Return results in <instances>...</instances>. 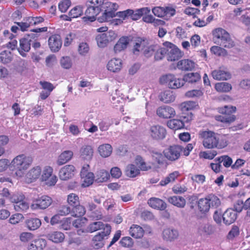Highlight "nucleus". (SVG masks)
<instances>
[{
    "instance_id": "de8ad7c7",
    "label": "nucleus",
    "mask_w": 250,
    "mask_h": 250,
    "mask_svg": "<svg viewBox=\"0 0 250 250\" xmlns=\"http://www.w3.org/2000/svg\"><path fill=\"white\" fill-rule=\"evenodd\" d=\"M83 6L77 5L73 7L69 12L70 18H75L81 16L83 13Z\"/></svg>"
},
{
    "instance_id": "9d476101",
    "label": "nucleus",
    "mask_w": 250,
    "mask_h": 250,
    "mask_svg": "<svg viewBox=\"0 0 250 250\" xmlns=\"http://www.w3.org/2000/svg\"><path fill=\"white\" fill-rule=\"evenodd\" d=\"M165 47L167 48V60L175 61L182 57L183 53L173 44L166 42L163 43Z\"/></svg>"
},
{
    "instance_id": "69168bd1",
    "label": "nucleus",
    "mask_w": 250,
    "mask_h": 250,
    "mask_svg": "<svg viewBox=\"0 0 250 250\" xmlns=\"http://www.w3.org/2000/svg\"><path fill=\"white\" fill-rule=\"evenodd\" d=\"M152 157L153 158V160L157 164L162 165L164 163L165 159L162 153L158 152H152Z\"/></svg>"
},
{
    "instance_id": "4d7b16f0",
    "label": "nucleus",
    "mask_w": 250,
    "mask_h": 250,
    "mask_svg": "<svg viewBox=\"0 0 250 250\" xmlns=\"http://www.w3.org/2000/svg\"><path fill=\"white\" fill-rule=\"evenodd\" d=\"M96 41L98 46L100 48L105 47L108 44L103 33L96 37Z\"/></svg>"
},
{
    "instance_id": "20e7f679",
    "label": "nucleus",
    "mask_w": 250,
    "mask_h": 250,
    "mask_svg": "<svg viewBox=\"0 0 250 250\" xmlns=\"http://www.w3.org/2000/svg\"><path fill=\"white\" fill-rule=\"evenodd\" d=\"M213 41L217 44L224 47L230 48L234 46V42L229 34L222 28H216L213 31Z\"/></svg>"
},
{
    "instance_id": "4be33fe9",
    "label": "nucleus",
    "mask_w": 250,
    "mask_h": 250,
    "mask_svg": "<svg viewBox=\"0 0 250 250\" xmlns=\"http://www.w3.org/2000/svg\"><path fill=\"white\" fill-rule=\"evenodd\" d=\"M147 203L150 207L155 209L163 210L167 208V204L163 200L155 197L150 198Z\"/></svg>"
},
{
    "instance_id": "b1692460",
    "label": "nucleus",
    "mask_w": 250,
    "mask_h": 250,
    "mask_svg": "<svg viewBox=\"0 0 250 250\" xmlns=\"http://www.w3.org/2000/svg\"><path fill=\"white\" fill-rule=\"evenodd\" d=\"M211 75L214 79L216 80H227L230 78V74L229 72L221 68L213 70Z\"/></svg>"
},
{
    "instance_id": "8fccbe9b",
    "label": "nucleus",
    "mask_w": 250,
    "mask_h": 250,
    "mask_svg": "<svg viewBox=\"0 0 250 250\" xmlns=\"http://www.w3.org/2000/svg\"><path fill=\"white\" fill-rule=\"evenodd\" d=\"M216 90L218 92H229L231 89V85L227 83H219L215 84Z\"/></svg>"
},
{
    "instance_id": "774afa93",
    "label": "nucleus",
    "mask_w": 250,
    "mask_h": 250,
    "mask_svg": "<svg viewBox=\"0 0 250 250\" xmlns=\"http://www.w3.org/2000/svg\"><path fill=\"white\" fill-rule=\"evenodd\" d=\"M70 0H62L59 4V10L63 13L65 12L71 5Z\"/></svg>"
},
{
    "instance_id": "5fc2aeb1",
    "label": "nucleus",
    "mask_w": 250,
    "mask_h": 250,
    "mask_svg": "<svg viewBox=\"0 0 250 250\" xmlns=\"http://www.w3.org/2000/svg\"><path fill=\"white\" fill-rule=\"evenodd\" d=\"M29 17L26 18L21 22H17L15 23L20 27L22 31H27L28 28L31 26Z\"/></svg>"
},
{
    "instance_id": "412c9836",
    "label": "nucleus",
    "mask_w": 250,
    "mask_h": 250,
    "mask_svg": "<svg viewBox=\"0 0 250 250\" xmlns=\"http://www.w3.org/2000/svg\"><path fill=\"white\" fill-rule=\"evenodd\" d=\"M195 63L189 59H183L179 61L177 64V67L182 71H192L195 67Z\"/></svg>"
},
{
    "instance_id": "2eb2a0df",
    "label": "nucleus",
    "mask_w": 250,
    "mask_h": 250,
    "mask_svg": "<svg viewBox=\"0 0 250 250\" xmlns=\"http://www.w3.org/2000/svg\"><path fill=\"white\" fill-rule=\"evenodd\" d=\"M75 170V167L73 165H66L60 170L59 177L62 180H67L74 175Z\"/></svg>"
},
{
    "instance_id": "f03ea898",
    "label": "nucleus",
    "mask_w": 250,
    "mask_h": 250,
    "mask_svg": "<svg viewBox=\"0 0 250 250\" xmlns=\"http://www.w3.org/2000/svg\"><path fill=\"white\" fill-rule=\"evenodd\" d=\"M32 162L33 159L31 157L23 154L15 157L10 163V167L14 172V175L17 178L22 177Z\"/></svg>"
},
{
    "instance_id": "79ce46f5",
    "label": "nucleus",
    "mask_w": 250,
    "mask_h": 250,
    "mask_svg": "<svg viewBox=\"0 0 250 250\" xmlns=\"http://www.w3.org/2000/svg\"><path fill=\"white\" fill-rule=\"evenodd\" d=\"M167 125L170 129L177 130L184 127V123L181 120L172 119L167 122Z\"/></svg>"
},
{
    "instance_id": "a211bd4d",
    "label": "nucleus",
    "mask_w": 250,
    "mask_h": 250,
    "mask_svg": "<svg viewBox=\"0 0 250 250\" xmlns=\"http://www.w3.org/2000/svg\"><path fill=\"white\" fill-rule=\"evenodd\" d=\"M222 217L224 223L226 225H229L235 222L237 214L234 209L228 208L224 212Z\"/></svg>"
},
{
    "instance_id": "4468645a",
    "label": "nucleus",
    "mask_w": 250,
    "mask_h": 250,
    "mask_svg": "<svg viewBox=\"0 0 250 250\" xmlns=\"http://www.w3.org/2000/svg\"><path fill=\"white\" fill-rule=\"evenodd\" d=\"M150 136L154 140H160L164 139L166 136L167 131L163 126L156 125L150 128Z\"/></svg>"
},
{
    "instance_id": "a18cd8bd",
    "label": "nucleus",
    "mask_w": 250,
    "mask_h": 250,
    "mask_svg": "<svg viewBox=\"0 0 250 250\" xmlns=\"http://www.w3.org/2000/svg\"><path fill=\"white\" fill-rule=\"evenodd\" d=\"M178 176L179 172L177 171L171 173L164 180L161 181L160 185L162 186H164L170 182H173L178 177Z\"/></svg>"
},
{
    "instance_id": "c9c22d12",
    "label": "nucleus",
    "mask_w": 250,
    "mask_h": 250,
    "mask_svg": "<svg viewBox=\"0 0 250 250\" xmlns=\"http://www.w3.org/2000/svg\"><path fill=\"white\" fill-rule=\"evenodd\" d=\"M106 226H109L108 224H104L102 222H95L90 224L86 228V231L88 232H93L100 229H103L104 231V229Z\"/></svg>"
},
{
    "instance_id": "7ed1b4c3",
    "label": "nucleus",
    "mask_w": 250,
    "mask_h": 250,
    "mask_svg": "<svg viewBox=\"0 0 250 250\" xmlns=\"http://www.w3.org/2000/svg\"><path fill=\"white\" fill-rule=\"evenodd\" d=\"M47 29V28L46 27L32 29V31L36 33L26 34L20 40V47L18 48L20 55L23 57H26V52H28L31 49V42H34V39L37 38L38 37L37 33L46 32Z\"/></svg>"
},
{
    "instance_id": "13d9d810",
    "label": "nucleus",
    "mask_w": 250,
    "mask_h": 250,
    "mask_svg": "<svg viewBox=\"0 0 250 250\" xmlns=\"http://www.w3.org/2000/svg\"><path fill=\"white\" fill-rule=\"evenodd\" d=\"M145 46V41L141 38H138L136 41L135 44L134 45L133 52L136 53V52H139L144 49Z\"/></svg>"
},
{
    "instance_id": "2f4dec72",
    "label": "nucleus",
    "mask_w": 250,
    "mask_h": 250,
    "mask_svg": "<svg viewBox=\"0 0 250 250\" xmlns=\"http://www.w3.org/2000/svg\"><path fill=\"white\" fill-rule=\"evenodd\" d=\"M168 202L173 206L179 208H183L186 204L185 199L180 196H170L167 199Z\"/></svg>"
},
{
    "instance_id": "c756f323",
    "label": "nucleus",
    "mask_w": 250,
    "mask_h": 250,
    "mask_svg": "<svg viewBox=\"0 0 250 250\" xmlns=\"http://www.w3.org/2000/svg\"><path fill=\"white\" fill-rule=\"evenodd\" d=\"M46 237L48 240L55 243H59L63 241L65 235L61 231H55L49 233Z\"/></svg>"
},
{
    "instance_id": "338daca9",
    "label": "nucleus",
    "mask_w": 250,
    "mask_h": 250,
    "mask_svg": "<svg viewBox=\"0 0 250 250\" xmlns=\"http://www.w3.org/2000/svg\"><path fill=\"white\" fill-rule=\"evenodd\" d=\"M122 246L125 248H130L133 245V241L130 237H124L120 241Z\"/></svg>"
},
{
    "instance_id": "bf43d9fd",
    "label": "nucleus",
    "mask_w": 250,
    "mask_h": 250,
    "mask_svg": "<svg viewBox=\"0 0 250 250\" xmlns=\"http://www.w3.org/2000/svg\"><path fill=\"white\" fill-rule=\"evenodd\" d=\"M217 153L215 150H208L201 152L200 153V157L205 159L211 160L213 159L214 157L217 155Z\"/></svg>"
},
{
    "instance_id": "f257e3e1",
    "label": "nucleus",
    "mask_w": 250,
    "mask_h": 250,
    "mask_svg": "<svg viewBox=\"0 0 250 250\" xmlns=\"http://www.w3.org/2000/svg\"><path fill=\"white\" fill-rule=\"evenodd\" d=\"M199 135L200 138L202 140L203 145L206 148L221 149L228 145L225 137L217 135L213 131L210 130L201 131Z\"/></svg>"
},
{
    "instance_id": "473e14b6",
    "label": "nucleus",
    "mask_w": 250,
    "mask_h": 250,
    "mask_svg": "<svg viewBox=\"0 0 250 250\" xmlns=\"http://www.w3.org/2000/svg\"><path fill=\"white\" fill-rule=\"evenodd\" d=\"M46 241L42 238H39L32 241L29 245L28 250H42L46 246Z\"/></svg>"
},
{
    "instance_id": "e433bc0d",
    "label": "nucleus",
    "mask_w": 250,
    "mask_h": 250,
    "mask_svg": "<svg viewBox=\"0 0 250 250\" xmlns=\"http://www.w3.org/2000/svg\"><path fill=\"white\" fill-rule=\"evenodd\" d=\"M41 220L37 218H30L25 221L26 227L31 230L38 229L41 226Z\"/></svg>"
},
{
    "instance_id": "052dcab7",
    "label": "nucleus",
    "mask_w": 250,
    "mask_h": 250,
    "mask_svg": "<svg viewBox=\"0 0 250 250\" xmlns=\"http://www.w3.org/2000/svg\"><path fill=\"white\" fill-rule=\"evenodd\" d=\"M14 208L18 211H26L29 208V205L22 200L15 204Z\"/></svg>"
},
{
    "instance_id": "0e129e2a",
    "label": "nucleus",
    "mask_w": 250,
    "mask_h": 250,
    "mask_svg": "<svg viewBox=\"0 0 250 250\" xmlns=\"http://www.w3.org/2000/svg\"><path fill=\"white\" fill-rule=\"evenodd\" d=\"M23 216L21 213H16L12 215L9 218V222L11 224L15 225L22 220Z\"/></svg>"
},
{
    "instance_id": "39448f33",
    "label": "nucleus",
    "mask_w": 250,
    "mask_h": 250,
    "mask_svg": "<svg viewBox=\"0 0 250 250\" xmlns=\"http://www.w3.org/2000/svg\"><path fill=\"white\" fill-rule=\"evenodd\" d=\"M220 205V199L214 194H209L204 198H201L198 202V209L202 213L207 212L211 207L217 208Z\"/></svg>"
},
{
    "instance_id": "ddd939ff",
    "label": "nucleus",
    "mask_w": 250,
    "mask_h": 250,
    "mask_svg": "<svg viewBox=\"0 0 250 250\" xmlns=\"http://www.w3.org/2000/svg\"><path fill=\"white\" fill-rule=\"evenodd\" d=\"M157 115L161 118L170 119L176 115L175 109L169 106L164 105L158 107L156 110Z\"/></svg>"
},
{
    "instance_id": "e2e57ef3",
    "label": "nucleus",
    "mask_w": 250,
    "mask_h": 250,
    "mask_svg": "<svg viewBox=\"0 0 250 250\" xmlns=\"http://www.w3.org/2000/svg\"><path fill=\"white\" fill-rule=\"evenodd\" d=\"M203 93L202 90L199 89H193L188 91L185 94V96L188 98H195L202 96Z\"/></svg>"
},
{
    "instance_id": "f8f14e48",
    "label": "nucleus",
    "mask_w": 250,
    "mask_h": 250,
    "mask_svg": "<svg viewBox=\"0 0 250 250\" xmlns=\"http://www.w3.org/2000/svg\"><path fill=\"white\" fill-rule=\"evenodd\" d=\"M53 169L49 166L44 167L42 175V181H45L47 185L54 186L57 181V177L52 174Z\"/></svg>"
},
{
    "instance_id": "37998d69",
    "label": "nucleus",
    "mask_w": 250,
    "mask_h": 250,
    "mask_svg": "<svg viewBox=\"0 0 250 250\" xmlns=\"http://www.w3.org/2000/svg\"><path fill=\"white\" fill-rule=\"evenodd\" d=\"M110 175L108 171L101 169L97 172L96 181L98 183H103L106 181L109 178Z\"/></svg>"
},
{
    "instance_id": "6e6552de",
    "label": "nucleus",
    "mask_w": 250,
    "mask_h": 250,
    "mask_svg": "<svg viewBox=\"0 0 250 250\" xmlns=\"http://www.w3.org/2000/svg\"><path fill=\"white\" fill-rule=\"evenodd\" d=\"M235 111L236 107L235 106L226 105L224 108L219 109V112L222 115L217 117L216 119L224 123L232 122L235 120V118L231 114Z\"/></svg>"
},
{
    "instance_id": "aec40b11",
    "label": "nucleus",
    "mask_w": 250,
    "mask_h": 250,
    "mask_svg": "<svg viewBox=\"0 0 250 250\" xmlns=\"http://www.w3.org/2000/svg\"><path fill=\"white\" fill-rule=\"evenodd\" d=\"M129 17L133 21H137L144 15L149 14L150 12V9L148 7H143L136 9L134 10L130 9Z\"/></svg>"
},
{
    "instance_id": "5701e85b",
    "label": "nucleus",
    "mask_w": 250,
    "mask_h": 250,
    "mask_svg": "<svg viewBox=\"0 0 250 250\" xmlns=\"http://www.w3.org/2000/svg\"><path fill=\"white\" fill-rule=\"evenodd\" d=\"M215 227L208 224L201 225L198 229V233L201 236L210 235L215 231Z\"/></svg>"
},
{
    "instance_id": "72a5a7b5",
    "label": "nucleus",
    "mask_w": 250,
    "mask_h": 250,
    "mask_svg": "<svg viewBox=\"0 0 250 250\" xmlns=\"http://www.w3.org/2000/svg\"><path fill=\"white\" fill-rule=\"evenodd\" d=\"M125 173L127 177L134 178L138 176L140 171V169L135 165L129 164L126 167Z\"/></svg>"
},
{
    "instance_id": "3c124183",
    "label": "nucleus",
    "mask_w": 250,
    "mask_h": 250,
    "mask_svg": "<svg viewBox=\"0 0 250 250\" xmlns=\"http://www.w3.org/2000/svg\"><path fill=\"white\" fill-rule=\"evenodd\" d=\"M196 106V103L193 101H188L182 103L180 108L182 112H186L193 109Z\"/></svg>"
},
{
    "instance_id": "cd10ccee",
    "label": "nucleus",
    "mask_w": 250,
    "mask_h": 250,
    "mask_svg": "<svg viewBox=\"0 0 250 250\" xmlns=\"http://www.w3.org/2000/svg\"><path fill=\"white\" fill-rule=\"evenodd\" d=\"M87 8L85 11V16L83 18L85 21H89L92 22L96 20V16H97L99 11V8H95L92 6H87Z\"/></svg>"
},
{
    "instance_id": "c03bdc74",
    "label": "nucleus",
    "mask_w": 250,
    "mask_h": 250,
    "mask_svg": "<svg viewBox=\"0 0 250 250\" xmlns=\"http://www.w3.org/2000/svg\"><path fill=\"white\" fill-rule=\"evenodd\" d=\"M214 161L218 162L220 164L223 163V166L226 167H229L232 165V159L228 155L221 156L215 159Z\"/></svg>"
},
{
    "instance_id": "6e6d98bb",
    "label": "nucleus",
    "mask_w": 250,
    "mask_h": 250,
    "mask_svg": "<svg viewBox=\"0 0 250 250\" xmlns=\"http://www.w3.org/2000/svg\"><path fill=\"white\" fill-rule=\"evenodd\" d=\"M60 64L62 67L67 69L71 67L72 65V61L69 57H62L61 59Z\"/></svg>"
},
{
    "instance_id": "58836bf2",
    "label": "nucleus",
    "mask_w": 250,
    "mask_h": 250,
    "mask_svg": "<svg viewBox=\"0 0 250 250\" xmlns=\"http://www.w3.org/2000/svg\"><path fill=\"white\" fill-rule=\"evenodd\" d=\"M13 59L12 53L7 50H4L0 53V62L3 64L10 63Z\"/></svg>"
},
{
    "instance_id": "dca6fc26",
    "label": "nucleus",
    "mask_w": 250,
    "mask_h": 250,
    "mask_svg": "<svg viewBox=\"0 0 250 250\" xmlns=\"http://www.w3.org/2000/svg\"><path fill=\"white\" fill-rule=\"evenodd\" d=\"M42 168L40 166H36L30 169L26 173L25 181L27 183L35 181L40 176Z\"/></svg>"
},
{
    "instance_id": "f3484780",
    "label": "nucleus",
    "mask_w": 250,
    "mask_h": 250,
    "mask_svg": "<svg viewBox=\"0 0 250 250\" xmlns=\"http://www.w3.org/2000/svg\"><path fill=\"white\" fill-rule=\"evenodd\" d=\"M48 42L49 48L52 52H58L62 47V41L59 35L51 36L49 38Z\"/></svg>"
},
{
    "instance_id": "f704fd0d",
    "label": "nucleus",
    "mask_w": 250,
    "mask_h": 250,
    "mask_svg": "<svg viewBox=\"0 0 250 250\" xmlns=\"http://www.w3.org/2000/svg\"><path fill=\"white\" fill-rule=\"evenodd\" d=\"M129 233L131 236L135 238H140L144 235V231L143 228L139 225H133L130 228Z\"/></svg>"
},
{
    "instance_id": "393cba45",
    "label": "nucleus",
    "mask_w": 250,
    "mask_h": 250,
    "mask_svg": "<svg viewBox=\"0 0 250 250\" xmlns=\"http://www.w3.org/2000/svg\"><path fill=\"white\" fill-rule=\"evenodd\" d=\"M175 95L173 91L167 90L161 92L159 95L160 100L164 103H170L174 101Z\"/></svg>"
},
{
    "instance_id": "1a4fd4ad",
    "label": "nucleus",
    "mask_w": 250,
    "mask_h": 250,
    "mask_svg": "<svg viewBox=\"0 0 250 250\" xmlns=\"http://www.w3.org/2000/svg\"><path fill=\"white\" fill-rule=\"evenodd\" d=\"M110 226H106L104 231L99 232L95 235L92 239V246L96 249L102 248L104 245V237L108 236L111 232Z\"/></svg>"
},
{
    "instance_id": "a878e982",
    "label": "nucleus",
    "mask_w": 250,
    "mask_h": 250,
    "mask_svg": "<svg viewBox=\"0 0 250 250\" xmlns=\"http://www.w3.org/2000/svg\"><path fill=\"white\" fill-rule=\"evenodd\" d=\"M122 65L121 60L119 59L114 58L110 60L107 64V68L108 70L116 73L119 72Z\"/></svg>"
},
{
    "instance_id": "7c9ffc66",
    "label": "nucleus",
    "mask_w": 250,
    "mask_h": 250,
    "mask_svg": "<svg viewBox=\"0 0 250 250\" xmlns=\"http://www.w3.org/2000/svg\"><path fill=\"white\" fill-rule=\"evenodd\" d=\"M129 42L127 37H121L114 46V51L117 53L126 48Z\"/></svg>"
},
{
    "instance_id": "6ab92c4d",
    "label": "nucleus",
    "mask_w": 250,
    "mask_h": 250,
    "mask_svg": "<svg viewBox=\"0 0 250 250\" xmlns=\"http://www.w3.org/2000/svg\"><path fill=\"white\" fill-rule=\"evenodd\" d=\"M179 235L178 231L173 228H166L162 232V237L164 240L167 241H172L177 239Z\"/></svg>"
},
{
    "instance_id": "0eeeda50",
    "label": "nucleus",
    "mask_w": 250,
    "mask_h": 250,
    "mask_svg": "<svg viewBox=\"0 0 250 250\" xmlns=\"http://www.w3.org/2000/svg\"><path fill=\"white\" fill-rule=\"evenodd\" d=\"M183 147L179 145H173L165 149L163 151L165 157L170 161L178 160L181 155Z\"/></svg>"
},
{
    "instance_id": "9b49d317",
    "label": "nucleus",
    "mask_w": 250,
    "mask_h": 250,
    "mask_svg": "<svg viewBox=\"0 0 250 250\" xmlns=\"http://www.w3.org/2000/svg\"><path fill=\"white\" fill-rule=\"evenodd\" d=\"M52 203V199L51 197L43 195L42 197L34 200L30 206L31 208L33 210L44 209L50 206Z\"/></svg>"
},
{
    "instance_id": "09e8293b",
    "label": "nucleus",
    "mask_w": 250,
    "mask_h": 250,
    "mask_svg": "<svg viewBox=\"0 0 250 250\" xmlns=\"http://www.w3.org/2000/svg\"><path fill=\"white\" fill-rule=\"evenodd\" d=\"M81 177L83 179V187H88L91 185L94 181V176L92 172H88L84 175H81Z\"/></svg>"
},
{
    "instance_id": "4c0bfd02",
    "label": "nucleus",
    "mask_w": 250,
    "mask_h": 250,
    "mask_svg": "<svg viewBox=\"0 0 250 250\" xmlns=\"http://www.w3.org/2000/svg\"><path fill=\"white\" fill-rule=\"evenodd\" d=\"M98 151L102 157L106 158L111 155L112 152V147L108 144H103L99 146Z\"/></svg>"
},
{
    "instance_id": "680f3d73",
    "label": "nucleus",
    "mask_w": 250,
    "mask_h": 250,
    "mask_svg": "<svg viewBox=\"0 0 250 250\" xmlns=\"http://www.w3.org/2000/svg\"><path fill=\"white\" fill-rule=\"evenodd\" d=\"M103 34L105 38V39L108 43L114 41L117 38V34L113 30H109V31Z\"/></svg>"
},
{
    "instance_id": "ea45409f",
    "label": "nucleus",
    "mask_w": 250,
    "mask_h": 250,
    "mask_svg": "<svg viewBox=\"0 0 250 250\" xmlns=\"http://www.w3.org/2000/svg\"><path fill=\"white\" fill-rule=\"evenodd\" d=\"M85 213V209L83 206L80 205V203L71 208V215L73 217H82Z\"/></svg>"
},
{
    "instance_id": "c85d7f7f",
    "label": "nucleus",
    "mask_w": 250,
    "mask_h": 250,
    "mask_svg": "<svg viewBox=\"0 0 250 250\" xmlns=\"http://www.w3.org/2000/svg\"><path fill=\"white\" fill-rule=\"evenodd\" d=\"M80 156L84 160H90L93 155V149L91 146H83L80 150Z\"/></svg>"
},
{
    "instance_id": "49530a36",
    "label": "nucleus",
    "mask_w": 250,
    "mask_h": 250,
    "mask_svg": "<svg viewBox=\"0 0 250 250\" xmlns=\"http://www.w3.org/2000/svg\"><path fill=\"white\" fill-rule=\"evenodd\" d=\"M201 79L199 74L198 73H191L185 75L183 79L185 81L189 83H194L199 81Z\"/></svg>"
},
{
    "instance_id": "864d4df0",
    "label": "nucleus",
    "mask_w": 250,
    "mask_h": 250,
    "mask_svg": "<svg viewBox=\"0 0 250 250\" xmlns=\"http://www.w3.org/2000/svg\"><path fill=\"white\" fill-rule=\"evenodd\" d=\"M67 202L73 207L80 203L79 197L75 193H70L67 195Z\"/></svg>"
},
{
    "instance_id": "603ef678",
    "label": "nucleus",
    "mask_w": 250,
    "mask_h": 250,
    "mask_svg": "<svg viewBox=\"0 0 250 250\" xmlns=\"http://www.w3.org/2000/svg\"><path fill=\"white\" fill-rule=\"evenodd\" d=\"M167 53V48L166 47H159L157 45V49L155 52V59L156 60H162L165 55Z\"/></svg>"
},
{
    "instance_id": "423d86ee",
    "label": "nucleus",
    "mask_w": 250,
    "mask_h": 250,
    "mask_svg": "<svg viewBox=\"0 0 250 250\" xmlns=\"http://www.w3.org/2000/svg\"><path fill=\"white\" fill-rule=\"evenodd\" d=\"M162 84H164L171 89H176L181 87L184 84V80L177 78L172 74H167L161 76L159 80Z\"/></svg>"
},
{
    "instance_id": "a19ab883",
    "label": "nucleus",
    "mask_w": 250,
    "mask_h": 250,
    "mask_svg": "<svg viewBox=\"0 0 250 250\" xmlns=\"http://www.w3.org/2000/svg\"><path fill=\"white\" fill-rule=\"evenodd\" d=\"M116 15L114 14L113 12L105 10L101 16L97 18V20L100 22H107L110 21Z\"/></svg>"
},
{
    "instance_id": "bb28decb",
    "label": "nucleus",
    "mask_w": 250,
    "mask_h": 250,
    "mask_svg": "<svg viewBox=\"0 0 250 250\" xmlns=\"http://www.w3.org/2000/svg\"><path fill=\"white\" fill-rule=\"evenodd\" d=\"M73 156V152L71 150H65L62 152L58 158L57 164L59 166L63 165L69 162Z\"/></svg>"
}]
</instances>
